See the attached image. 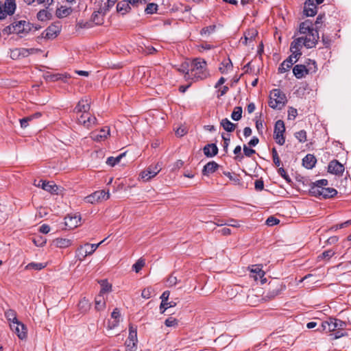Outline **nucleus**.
<instances>
[{
  "mask_svg": "<svg viewBox=\"0 0 351 351\" xmlns=\"http://www.w3.org/2000/svg\"><path fill=\"white\" fill-rule=\"evenodd\" d=\"M191 71V80L194 81L204 80L210 75L206 61L200 58H195L192 61Z\"/></svg>",
  "mask_w": 351,
  "mask_h": 351,
  "instance_id": "f257e3e1",
  "label": "nucleus"
},
{
  "mask_svg": "<svg viewBox=\"0 0 351 351\" xmlns=\"http://www.w3.org/2000/svg\"><path fill=\"white\" fill-rule=\"evenodd\" d=\"M317 64L315 60L306 59L304 64H296L293 68V73L297 79H301L310 73L315 72Z\"/></svg>",
  "mask_w": 351,
  "mask_h": 351,
  "instance_id": "f03ea898",
  "label": "nucleus"
},
{
  "mask_svg": "<svg viewBox=\"0 0 351 351\" xmlns=\"http://www.w3.org/2000/svg\"><path fill=\"white\" fill-rule=\"evenodd\" d=\"M287 100L285 94L280 89H274L271 92L269 106L273 109H282Z\"/></svg>",
  "mask_w": 351,
  "mask_h": 351,
  "instance_id": "7ed1b4c3",
  "label": "nucleus"
},
{
  "mask_svg": "<svg viewBox=\"0 0 351 351\" xmlns=\"http://www.w3.org/2000/svg\"><path fill=\"white\" fill-rule=\"evenodd\" d=\"M307 49H312L316 46V38L313 36V38L308 36H301L294 38L291 43L290 49L301 51L302 47Z\"/></svg>",
  "mask_w": 351,
  "mask_h": 351,
  "instance_id": "20e7f679",
  "label": "nucleus"
},
{
  "mask_svg": "<svg viewBox=\"0 0 351 351\" xmlns=\"http://www.w3.org/2000/svg\"><path fill=\"white\" fill-rule=\"evenodd\" d=\"M286 285L277 278L271 280L268 284V288L265 297L269 299H273L276 296L280 295L285 290Z\"/></svg>",
  "mask_w": 351,
  "mask_h": 351,
  "instance_id": "39448f33",
  "label": "nucleus"
},
{
  "mask_svg": "<svg viewBox=\"0 0 351 351\" xmlns=\"http://www.w3.org/2000/svg\"><path fill=\"white\" fill-rule=\"evenodd\" d=\"M298 32L300 34H305V36L313 38V36L316 38V45L319 39V32L314 29V25L310 19H306L299 25Z\"/></svg>",
  "mask_w": 351,
  "mask_h": 351,
  "instance_id": "423d86ee",
  "label": "nucleus"
},
{
  "mask_svg": "<svg viewBox=\"0 0 351 351\" xmlns=\"http://www.w3.org/2000/svg\"><path fill=\"white\" fill-rule=\"evenodd\" d=\"M16 9L15 0H5L2 3L0 1V21L5 19L7 16H12Z\"/></svg>",
  "mask_w": 351,
  "mask_h": 351,
  "instance_id": "0eeeda50",
  "label": "nucleus"
},
{
  "mask_svg": "<svg viewBox=\"0 0 351 351\" xmlns=\"http://www.w3.org/2000/svg\"><path fill=\"white\" fill-rule=\"evenodd\" d=\"M285 126L284 121L282 120H278L274 125V138L280 145H283L285 143Z\"/></svg>",
  "mask_w": 351,
  "mask_h": 351,
  "instance_id": "6e6552de",
  "label": "nucleus"
},
{
  "mask_svg": "<svg viewBox=\"0 0 351 351\" xmlns=\"http://www.w3.org/2000/svg\"><path fill=\"white\" fill-rule=\"evenodd\" d=\"M60 22L57 21L51 24L41 34V38L53 39L56 38L61 31Z\"/></svg>",
  "mask_w": 351,
  "mask_h": 351,
  "instance_id": "1a4fd4ad",
  "label": "nucleus"
},
{
  "mask_svg": "<svg viewBox=\"0 0 351 351\" xmlns=\"http://www.w3.org/2000/svg\"><path fill=\"white\" fill-rule=\"evenodd\" d=\"M34 185L42 188L43 190L50 193L51 194H58L59 186L56 185L53 181L40 180H38V183H36V180H35Z\"/></svg>",
  "mask_w": 351,
  "mask_h": 351,
  "instance_id": "9d476101",
  "label": "nucleus"
},
{
  "mask_svg": "<svg viewBox=\"0 0 351 351\" xmlns=\"http://www.w3.org/2000/svg\"><path fill=\"white\" fill-rule=\"evenodd\" d=\"M315 194L311 196L315 197L320 199H326L329 198H332L336 196L338 193L337 191L332 187H325L324 189H321L320 191L316 190Z\"/></svg>",
  "mask_w": 351,
  "mask_h": 351,
  "instance_id": "9b49d317",
  "label": "nucleus"
},
{
  "mask_svg": "<svg viewBox=\"0 0 351 351\" xmlns=\"http://www.w3.org/2000/svg\"><path fill=\"white\" fill-rule=\"evenodd\" d=\"M161 170V166L159 163L154 165H150L140 174L142 179L145 181H149L151 178L155 177Z\"/></svg>",
  "mask_w": 351,
  "mask_h": 351,
  "instance_id": "f8f14e48",
  "label": "nucleus"
},
{
  "mask_svg": "<svg viewBox=\"0 0 351 351\" xmlns=\"http://www.w3.org/2000/svg\"><path fill=\"white\" fill-rule=\"evenodd\" d=\"M110 197V193L105 191H95L90 195L85 197L86 202L90 204H95L103 199H108Z\"/></svg>",
  "mask_w": 351,
  "mask_h": 351,
  "instance_id": "ddd939ff",
  "label": "nucleus"
},
{
  "mask_svg": "<svg viewBox=\"0 0 351 351\" xmlns=\"http://www.w3.org/2000/svg\"><path fill=\"white\" fill-rule=\"evenodd\" d=\"M10 327L14 331L20 339H23L27 337V328L25 324L22 322L17 321L13 323H10Z\"/></svg>",
  "mask_w": 351,
  "mask_h": 351,
  "instance_id": "4468645a",
  "label": "nucleus"
},
{
  "mask_svg": "<svg viewBox=\"0 0 351 351\" xmlns=\"http://www.w3.org/2000/svg\"><path fill=\"white\" fill-rule=\"evenodd\" d=\"M106 240V239H104L97 244H90L88 243H86L84 246H81L78 249L79 255H81L82 258H85L86 256L91 255Z\"/></svg>",
  "mask_w": 351,
  "mask_h": 351,
  "instance_id": "2eb2a0df",
  "label": "nucleus"
},
{
  "mask_svg": "<svg viewBox=\"0 0 351 351\" xmlns=\"http://www.w3.org/2000/svg\"><path fill=\"white\" fill-rule=\"evenodd\" d=\"M344 166L337 160H331L328 165V172L336 176H342L344 172Z\"/></svg>",
  "mask_w": 351,
  "mask_h": 351,
  "instance_id": "dca6fc26",
  "label": "nucleus"
},
{
  "mask_svg": "<svg viewBox=\"0 0 351 351\" xmlns=\"http://www.w3.org/2000/svg\"><path fill=\"white\" fill-rule=\"evenodd\" d=\"M317 13V5L314 0H306L304 3L303 14L306 16H314Z\"/></svg>",
  "mask_w": 351,
  "mask_h": 351,
  "instance_id": "f3484780",
  "label": "nucleus"
},
{
  "mask_svg": "<svg viewBox=\"0 0 351 351\" xmlns=\"http://www.w3.org/2000/svg\"><path fill=\"white\" fill-rule=\"evenodd\" d=\"M80 215H67L64 217V225L66 226V228L73 229L80 224Z\"/></svg>",
  "mask_w": 351,
  "mask_h": 351,
  "instance_id": "a211bd4d",
  "label": "nucleus"
},
{
  "mask_svg": "<svg viewBox=\"0 0 351 351\" xmlns=\"http://www.w3.org/2000/svg\"><path fill=\"white\" fill-rule=\"evenodd\" d=\"M328 184V181L326 179H321L314 182H311L309 184V194L311 195L315 194L314 189L315 192L316 191V190L320 191L321 189L325 188V186H327Z\"/></svg>",
  "mask_w": 351,
  "mask_h": 351,
  "instance_id": "6ab92c4d",
  "label": "nucleus"
},
{
  "mask_svg": "<svg viewBox=\"0 0 351 351\" xmlns=\"http://www.w3.org/2000/svg\"><path fill=\"white\" fill-rule=\"evenodd\" d=\"M89 110L90 103L88 99L82 98L78 101L73 110V112L75 113L83 112V114H86L88 113Z\"/></svg>",
  "mask_w": 351,
  "mask_h": 351,
  "instance_id": "aec40b11",
  "label": "nucleus"
},
{
  "mask_svg": "<svg viewBox=\"0 0 351 351\" xmlns=\"http://www.w3.org/2000/svg\"><path fill=\"white\" fill-rule=\"evenodd\" d=\"M218 147L215 143H209L203 148L204 154L208 158L215 156L218 154Z\"/></svg>",
  "mask_w": 351,
  "mask_h": 351,
  "instance_id": "412c9836",
  "label": "nucleus"
},
{
  "mask_svg": "<svg viewBox=\"0 0 351 351\" xmlns=\"http://www.w3.org/2000/svg\"><path fill=\"white\" fill-rule=\"evenodd\" d=\"M219 167V165L216 162L210 161L204 166L202 171V175L208 176L210 173H213L218 169Z\"/></svg>",
  "mask_w": 351,
  "mask_h": 351,
  "instance_id": "4be33fe9",
  "label": "nucleus"
},
{
  "mask_svg": "<svg viewBox=\"0 0 351 351\" xmlns=\"http://www.w3.org/2000/svg\"><path fill=\"white\" fill-rule=\"evenodd\" d=\"M111 317L113 319V321L108 322V328L109 329H113V328H116L119 324L120 318H121V313H120V311L118 308H115L113 310V311L111 313Z\"/></svg>",
  "mask_w": 351,
  "mask_h": 351,
  "instance_id": "5701e85b",
  "label": "nucleus"
},
{
  "mask_svg": "<svg viewBox=\"0 0 351 351\" xmlns=\"http://www.w3.org/2000/svg\"><path fill=\"white\" fill-rule=\"evenodd\" d=\"M317 162V159L313 154H308L302 159V165L307 169H313Z\"/></svg>",
  "mask_w": 351,
  "mask_h": 351,
  "instance_id": "b1692460",
  "label": "nucleus"
},
{
  "mask_svg": "<svg viewBox=\"0 0 351 351\" xmlns=\"http://www.w3.org/2000/svg\"><path fill=\"white\" fill-rule=\"evenodd\" d=\"M71 78V75L68 73H55L50 74L46 76V80L50 82L62 81L63 82H67V80Z\"/></svg>",
  "mask_w": 351,
  "mask_h": 351,
  "instance_id": "393cba45",
  "label": "nucleus"
},
{
  "mask_svg": "<svg viewBox=\"0 0 351 351\" xmlns=\"http://www.w3.org/2000/svg\"><path fill=\"white\" fill-rule=\"evenodd\" d=\"M104 10L100 8L98 11H95L91 15V23H94L96 25H101L104 23V19L103 14Z\"/></svg>",
  "mask_w": 351,
  "mask_h": 351,
  "instance_id": "a878e982",
  "label": "nucleus"
},
{
  "mask_svg": "<svg viewBox=\"0 0 351 351\" xmlns=\"http://www.w3.org/2000/svg\"><path fill=\"white\" fill-rule=\"evenodd\" d=\"M347 326L346 322L330 317V331H335L337 329L344 330Z\"/></svg>",
  "mask_w": 351,
  "mask_h": 351,
  "instance_id": "bb28decb",
  "label": "nucleus"
},
{
  "mask_svg": "<svg viewBox=\"0 0 351 351\" xmlns=\"http://www.w3.org/2000/svg\"><path fill=\"white\" fill-rule=\"evenodd\" d=\"M294 63H295V62H294L291 57L289 56L280 64L278 69V73H283L287 71L289 69L292 67Z\"/></svg>",
  "mask_w": 351,
  "mask_h": 351,
  "instance_id": "cd10ccee",
  "label": "nucleus"
},
{
  "mask_svg": "<svg viewBox=\"0 0 351 351\" xmlns=\"http://www.w3.org/2000/svg\"><path fill=\"white\" fill-rule=\"evenodd\" d=\"M131 10V7L128 1H121L117 5V11L122 15L128 13Z\"/></svg>",
  "mask_w": 351,
  "mask_h": 351,
  "instance_id": "c85d7f7f",
  "label": "nucleus"
},
{
  "mask_svg": "<svg viewBox=\"0 0 351 351\" xmlns=\"http://www.w3.org/2000/svg\"><path fill=\"white\" fill-rule=\"evenodd\" d=\"M110 135V128L105 126L101 128L99 132V134H96L93 137L96 141H101L105 140Z\"/></svg>",
  "mask_w": 351,
  "mask_h": 351,
  "instance_id": "c756f323",
  "label": "nucleus"
},
{
  "mask_svg": "<svg viewBox=\"0 0 351 351\" xmlns=\"http://www.w3.org/2000/svg\"><path fill=\"white\" fill-rule=\"evenodd\" d=\"M72 243L71 240L64 238H57L52 241V244L60 248H65L70 246Z\"/></svg>",
  "mask_w": 351,
  "mask_h": 351,
  "instance_id": "7c9ffc66",
  "label": "nucleus"
},
{
  "mask_svg": "<svg viewBox=\"0 0 351 351\" xmlns=\"http://www.w3.org/2000/svg\"><path fill=\"white\" fill-rule=\"evenodd\" d=\"M47 6L46 9L40 10L36 14V18L40 21H46L48 20H51L52 19V14L49 12L47 11Z\"/></svg>",
  "mask_w": 351,
  "mask_h": 351,
  "instance_id": "2f4dec72",
  "label": "nucleus"
},
{
  "mask_svg": "<svg viewBox=\"0 0 351 351\" xmlns=\"http://www.w3.org/2000/svg\"><path fill=\"white\" fill-rule=\"evenodd\" d=\"M221 126L228 132H233L235 130L236 124L232 123L228 119L224 118L220 122Z\"/></svg>",
  "mask_w": 351,
  "mask_h": 351,
  "instance_id": "473e14b6",
  "label": "nucleus"
},
{
  "mask_svg": "<svg viewBox=\"0 0 351 351\" xmlns=\"http://www.w3.org/2000/svg\"><path fill=\"white\" fill-rule=\"evenodd\" d=\"M178 71L184 75V78L188 80H191V71L189 69V64L188 62H184L181 64L180 67L178 69Z\"/></svg>",
  "mask_w": 351,
  "mask_h": 351,
  "instance_id": "72a5a7b5",
  "label": "nucleus"
},
{
  "mask_svg": "<svg viewBox=\"0 0 351 351\" xmlns=\"http://www.w3.org/2000/svg\"><path fill=\"white\" fill-rule=\"evenodd\" d=\"M169 295L170 292L169 291H165L160 296L161 303L160 305V311L161 313H164L166 311L165 305L167 304Z\"/></svg>",
  "mask_w": 351,
  "mask_h": 351,
  "instance_id": "f704fd0d",
  "label": "nucleus"
},
{
  "mask_svg": "<svg viewBox=\"0 0 351 351\" xmlns=\"http://www.w3.org/2000/svg\"><path fill=\"white\" fill-rule=\"evenodd\" d=\"M71 8L61 6L60 8L56 10V15L58 19H62L63 17L69 16L71 13Z\"/></svg>",
  "mask_w": 351,
  "mask_h": 351,
  "instance_id": "c9c22d12",
  "label": "nucleus"
},
{
  "mask_svg": "<svg viewBox=\"0 0 351 351\" xmlns=\"http://www.w3.org/2000/svg\"><path fill=\"white\" fill-rule=\"evenodd\" d=\"M78 308L82 313H86L90 308V303L86 298H83L79 302Z\"/></svg>",
  "mask_w": 351,
  "mask_h": 351,
  "instance_id": "e433bc0d",
  "label": "nucleus"
},
{
  "mask_svg": "<svg viewBox=\"0 0 351 351\" xmlns=\"http://www.w3.org/2000/svg\"><path fill=\"white\" fill-rule=\"evenodd\" d=\"M101 290L99 294L103 295L108 293L112 290V285L108 282L107 280H102L100 281Z\"/></svg>",
  "mask_w": 351,
  "mask_h": 351,
  "instance_id": "4c0bfd02",
  "label": "nucleus"
},
{
  "mask_svg": "<svg viewBox=\"0 0 351 351\" xmlns=\"http://www.w3.org/2000/svg\"><path fill=\"white\" fill-rule=\"evenodd\" d=\"M125 155V152L119 154L117 157L110 156L106 160V164L110 167H114L118 164L121 159Z\"/></svg>",
  "mask_w": 351,
  "mask_h": 351,
  "instance_id": "58836bf2",
  "label": "nucleus"
},
{
  "mask_svg": "<svg viewBox=\"0 0 351 351\" xmlns=\"http://www.w3.org/2000/svg\"><path fill=\"white\" fill-rule=\"evenodd\" d=\"M47 266V263L32 262L25 266L26 269L40 271Z\"/></svg>",
  "mask_w": 351,
  "mask_h": 351,
  "instance_id": "ea45409f",
  "label": "nucleus"
},
{
  "mask_svg": "<svg viewBox=\"0 0 351 351\" xmlns=\"http://www.w3.org/2000/svg\"><path fill=\"white\" fill-rule=\"evenodd\" d=\"M95 308L97 311H101L106 307V302L102 298V295L99 294L95 298Z\"/></svg>",
  "mask_w": 351,
  "mask_h": 351,
  "instance_id": "a19ab883",
  "label": "nucleus"
},
{
  "mask_svg": "<svg viewBox=\"0 0 351 351\" xmlns=\"http://www.w3.org/2000/svg\"><path fill=\"white\" fill-rule=\"evenodd\" d=\"M129 343H130V341H134V342H138L137 339V330L136 328L134 327L132 325H130L129 327V335L128 339Z\"/></svg>",
  "mask_w": 351,
  "mask_h": 351,
  "instance_id": "79ce46f5",
  "label": "nucleus"
},
{
  "mask_svg": "<svg viewBox=\"0 0 351 351\" xmlns=\"http://www.w3.org/2000/svg\"><path fill=\"white\" fill-rule=\"evenodd\" d=\"M5 317L10 323L19 321L16 317V313L14 310L8 309L5 312Z\"/></svg>",
  "mask_w": 351,
  "mask_h": 351,
  "instance_id": "37998d69",
  "label": "nucleus"
},
{
  "mask_svg": "<svg viewBox=\"0 0 351 351\" xmlns=\"http://www.w3.org/2000/svg\"><path fill=\"white\" fill-rule=\"evenodd\" d=\"M243 109L241 106H237L234 108L231 114V118L234 121H239L242 117Z\"/></svg>",
  "mask_w": 351,
  "mask_h": 351,
  "instance_id": "c03bdc74",
  "label": "nucleus"
},
{
  "mask_svg": "<svg viewBox=\"0 0 351 351\" xmlns=\"http://www.w3.org/2000/svg\"><path fill=\"white\" fill-rule=\"evenodd\" d=\"M317 331L319 332H331L330 331V317L328 319V320L322 322L321 323V325L319 326V328L317 329Z\"/></svg>",
  "mask_w": 351,
  "mask_h": 351,
  "instance_id": "a18cd8bd",
  "label": "nucleus"
},
{
  "mask_svg": "<svg viewBox=\"0 0 351 351\" xmlns=\"http://www.w3.org/2000/svg\"><path fill=\"white\" fill-rule=\"evenodd\" d=\"M265 274V273L264 271H263L260 268H258L257 274H254L252 276L254 277L255 280H260L261 285H263L267 282V279L264 277Z\"/></svg>",
  "mask_w": 351,
  "mask_h": 351,
  "instance_id": "49530a36",
  "label": "nucleus"
},
{
  "mask_svg": "<svg viewBox=\"0 0 351 351\" xmlns=\"http://www.w3.org/2000/svg\"><path fill=\"white\" fill-rule=\"evenodd\" d=\"M216 29V25H209V26H207V27H203L201 30H200V32L199 34L202 35V36H204V35H210L211 34H213V32H215Z\"/></svg>",
  "mask_w": 351,
  "mask_h": 351,
  "instance_id": "de8ad7c7",
  "label": "nucleus"
},
{
  "mask_svg": "<svg viewBox=\"0 0 351 351\" xmlns=\"http://www.w3.org/2000/svg\"><path fill=\"white\" fill-rule=\"evenodd\" d=\"M158 5L154 3H149L147 5L146 8L145 9V12L147 14H152L157 12L158 10Z\"/></svg>",
  "mask_w": 351,
  "mask_h": 351,
  "instance_id": "09e8293b",
  "label": "nucleus"
},
{
  "mask_svg": "<svg viewBox=\"0 0 351 351\" xmlns=\"http://www.w3.org/2000/svg\"><path fill=\"white\" fill-rule=\"evenodd\" d=\"M325 17V14L323 13V14H319L317 19H316V21L315 22V23L313 24L314 25V29L315 30H317V32H319V29H320L322 25L324 23V19Z\"/></svg>",
  "mask_w": 351,
  "mask_h": 351,
  "instance_id": "8fccbe9b",
  "label": "nucleus"
},
{
  "mask_svg": "<svg viewBox=\"0 0 351 351\" xmlns=\"http://www.w3.org/2000/svg\"><path fill=\"white\" fill-rule=\"evenodd\" d=\"M335 252L332 250H328L323 252L317 256L318 260L327 259L329 260L335 255Z\"/></svg>",
  "mask_w": 351,
  "mask_h": 351,
  "instance_id": "3c124183",
  "label": "nucleus"
},
{
  "mask_svg": "<svg viewBox=\"0 0 351 351\" xmlns=\"http://www.w3.org/2000/svg\"><path fill=\"white\" fill-rule=\"evenodd\" d=\"M33 243L38 247H43L47 243V239L43 236H36L33 239Z\"/></svg>",
  "mask_w": 351,
  "mask_h": 351,
  "instance_id": "603ef678",
  "label": "nucleus"
},
{
  "mask_svg": "<svg viewBox=\"0 0 351 351\" xmlns=\"http://www.w3.org/2000/svg\"><path fill=\"white\" fill-rule=\"evenodd\" d=\"M295 137L300 143H304L306 141V132L304 130H301L294 134Z\"/></svg>",
  "mask_w": 351,
  "mask_h": 351,
  "instance_id": "864d4df0",
  "label": "nucleus"
},
{
  "mask_svg": "<svg viewBox=\"0 0 351 351\" xmlns=\"http://www.w3.org/2000/svg\"><path fill=\"white\" fill-rule=\"evenodd\" d=\"M23 23H24V25L22 27L23 34L27 35L32 30L34 24L23 20Z\"/></svg>",
  "mask_w": 351,
  "mask_h": 351,
  "instance_id": "5fc2aeb1",
  "label": "nucleus"
},
{
  "mask_svg": "<svg viewBox=\"0 0 351 351\" xmlns=\"http://www.w3.org/2000/svg\"><path fill=\"white\" fill-rule=\"evenodd\" d=\"M278 173L282 178H283L286 180L287 183L291 184L293 182L291 178L287 173L285 169L283 167H279L278 169Z\"/></svg>",
  "mask_w": 351,
  "mask_h": 351,
  "instance_id": "6e6d98bb",
  "label": "nucleus"
},
{
  "mask_svg": "<svg viewBox=\"0 0 351 351\" xmlns=\"http://www.w3.org/2000/svg\"><path fill=\"white\" fill-rule=\"evenodd\" d=\"M271 154H272V158H273V161H274V165L278 167H280V165L281 164V160L278 156L277 150L275 147H273V149L271 150Z\"/></svg>",
  "mask_w": 351,
  "mask_h": 351,
  "instance_id": "4d7b16f0",
  "label": "nucleus"
},
{
  "mask_svg": "<svg viewBox=\"0 0 351 351\" xmlns=\"http://www.w3.org/2000/svg\"><path fill=\"white\" fill-rule=\"evenodd\" d=\"M13 23L14 34H23L22 27L24 25V23H23V20L17 22H14Z\"/></svg>",
  "mask_w": 351,
  "mask_h": 351,
  "instance_id": "13d9d810",
  "label": "nucleus"
},
{
  "mask_svg": "<svg viewBox=\"0 0 351 351\" xmlns=\"http://www.w3.org/2000/svg\"><path fill=\"white\" fill-rule=\"evenodd\" d=\"M145 265V261L143 260H138L132 266V269L135 272H139Z\"/></svg>",
  "mask_w": 351,
  "mask_h": 351,
  "instance_id": "bf43d9fd",
  "label": "nucleus"
},
{
  "mask_svg": "<svg viewBox=\"0 0 351 351\" xmlns=\"http://www.w3.org/2000/svg\"><path fill=\"white\" fill-rule=\"evenodd\" d=\"M152 293L153 289L149 287L142 291L141 296L145 299H149L152 297Z\"/></svg>",
  "mask_w": 351,
  "mask_h": 351,
  "instance_id": "052dcab7",
  "label": "nucleus"
},
{
  "mask_svg": "<svg viewBox=\"0 0 351 351\" xmlns=\"http://www.w3.org/2000/svg\"><path fill=\"white\" fill-rule=\"evenodd\" d=\"M322 42L326 48H330L331 45V39L329 35L323 34L322 36Z\"/></svg>",
  "mask_w": 351,
  "mask_h": 351,
  "instance_id": "680f3d73",
  "label": "nucleus"
},
{
  "mask_svg": "<svg viewBox=\"0 0 351 351\" xmlns=\"http://www.w3.org/2000/svg\"><path fill=\"white\" fill-rule=\"evenodd\" d=\"M290 51L291 52V54L289 56L291 57L294 62H298V60L300 58L301 56L302 55V51L293 49H290Z\"/></svg>",
  "mask_w": 351,
  "mask_h": 351,
  "instance_id": "e2e57ef3",
  "label": "nucleus"
},
{
  "mask_svg": "<svg viewBox=\"0 0 351 351\" xmlns=\"http://www.w3.org/2000/svg\"><path fill=\"white\" fill-rule=\"evenodd\" d=\"M243 154L246 157H251L253 154L256 153V150L248 147L246 145H243Z\"/></svg>",
  "mask_w": 351,
  "mask_h": 351,
  "instance_id": "0e129e2a",
  "label": "nucleus"
},
{
  "mask_svg": "<svg viewBox=\"0 0 351 351\" xmlns=\"http://www.w3.org/2000/svg\"><path fill=\"white\" fill-rule=\"evenodd\" d=\"M137 342H134V341H130V343L128 342V339L125 341V346L127 348V351H136L137 348Z\"/></svg>",
  "mask_w": 351,
  "mask_h": 351,
  "instance_id": "69168bd1",
  "label": "nucleus"
},
{
  "mask_svg": "<svg viewBox=\"0 0 351 351\" xmlns=\"http://www.w3.org/2000/svg\"><path fill=\"white\" fill-rule=\"evenodd\" d=\"M298 115L297 109L293 107H289L288 110L289 119L294 120Z\"/></svg>",
  "mask_w": 351,
  "mask_h": 351,
  "instance_id": "338daca9",
  "label": "nucleus"
},
{
  "mask_svg": "<svg viewBox=\"0 0 351 351\" xmlns=\"http://www.w3.org/2000/svg\"><path fill=\"white\" fill-rule=\"evenodd\" d=\"M280 220L273 216L269 217L266 220V224L269 226H273L279 223Z\"/></svg>",
  "mask_w": 351,
  "mask_h": 351,
  "instance_id": "774afa93",
  "label": "nucleus"
}]
</instances>
